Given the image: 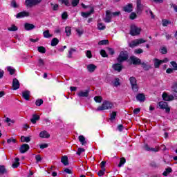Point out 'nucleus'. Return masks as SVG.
<instances>
[{
    "label": "nucleus",
    "instance_id": "obj_22",
    "mask_svg": "<svg viewBox=\"0 0 177 177\" xmlns=\"http://www.w3.org/2000/svg\"><path fill=\"white\" fill-rule=\"evenodd\" d=\"M97 68V66H96V65L95 64L87 65V70L88 73H93V71H95V70H96Z\"/></svg>",
    "mask_w": 177,
    "mask_h": 177
},
{
    "label": "nucleus",
    "instance_id": "obj_63",
    "mask_svg": "<svg viewBox=\"0 0 177 177\" xmlns=\"http://www.w3.org/2000/svg\"><path fill=\"white\" fill-rule=\"evenodd\" d=\"M130 19L131 20H134V19H136V13L131 12V15H130Z\"/></svg>",
    "mask_w": 177,
    "mask_h": 177
},
{
    "label": "nucleus",
    "instance_id": "obj_62",
    "mask_svg": "<svg viewBox=\"0 0 177 177\" xmlns=\"http://www.w3.org/2000/svg\"><path fill=\"white\" fill-rule=\"evenodd\" d=\"M11 6H12V8H19V6L17 5V3H16V1L15 0L12 1Z\"/></svg>",
    "mask_w": 177,
    "mask_h": 177
},
{
    "label": "nucleus",
    "instance_id": "obj_49",
    "mask_svg": "<svg viewBox=\"0 0 177 177\" xmlns=\"http://www.w3.org/2000/svg\"><path fill=\"white\" fill-rule=\"evenodd\" d=\"M74 52H75V49L74 48H71L70 50L68 51V57L71 58L73 56V53H74Z\"/></svg>",
    "mask_w": 177,
    "mask_h": 177
},
{
    "label": "nucleus",
    "instance_id": "obj_37",
    "mask_svg": "<svg viewBox=\"0 0 177 177\" xmlns=\"http://www.w3.org/2000/svg\"><path fill=\"white\" fill-rule=\"evenodd\" d=\"M17 140L16 139L11 138L7 140V143L8 145H15V143H16Z\"/></svg>",
    "mask_w": 177,
    "mask_h": 177
},
{
    "label": "nucleus",
    "instance_id": "obj_48",
    "mask_svg": "<svg viewBox=\"0 0 177 177\" xmlns=\"http://www.w3.org/2000/svg\"><path fill=\"white\" fill-rule=\"evenodd\" d=\"M168 24H171V21L167 20V19H164L162 20V26L163 27H167V26H168Z\"/></svg>",
    "mask_w": 177,
    "mask_h": 177
},
{
    "label": "nucleus",
    "instance_id": "obj_45",
    "mask_svg": "<svg viewBox=\"0 0 177 177\" xmlns=\"http://www.w3.org/2000/svg\"><path fill=\"white\" fill-rule=\"evenodd\" d=\"M86 56L88 59H92V52L89 50L86 51Z\"/></svg>",
    "mask_w": 177,
    "mask_h": 177
},
{
    "label": "nucleus",
    "instance_id": "obj_33",
    "mask_svg": "<svg viewBox=\"0 0 177 177\" xmlns=\"http://www.w3.org/2000/svg\"><path fill=\"white\" fill-rule=\"evenodd\" d=\"M7 70L8 72H10V74L11 75H13V74H15V73L16 72V70L15 68H13V67H12V66L7 67Z\"/></svg>",
    "mask_w": 177,
    "mask_h": 177
},
{
    "label": "nucleus",
    "instance_id": "obj_61",
    "mask_svg": "<svg viewBox=\"0 0 177 177\" xmlns=\"http://www.w3.org/2000/svg\"><path fill=\"white\" fill-rule=\"evenodd\" d=\"M142 66V68H145V70H149L150 69V66L145 64V63H142L141 64Z\"/></svg>",
    "mask_w": 177,
    "mask_h": 177
},
{
    "label": "nucleus",
    "instance_id": "obj_32",
    "mask_svg": "<svg viewBox=\"0 0 177 177\" xmlns=\"http://www.w3.org/2000/svg\"><path fill=\"white\" fill-rule=\"evenodd\" d=\"M65 32L67 37H70L71 35V27L67 26L65 28Z\"/></svg>",
    "mask_w": 177,
    "mask_h": 177
},
{
    "label": "nucleus",
    "instance_id": "obj_47",
    "mask_svg": "<svg viewBox=\"0 0 177 177\" xmlns=\"http://www.w3.org/2000/svg\"><path fill=\"white\" fill-rule=\"evenodd\" d=\"M113 85L114 86H119V85H120V79L118 78L115 79V80L113 81Z\"/></svg>",
    "mask_w": 177,
    "mask_h": 177
},
{
    "label": "nucleus",
    "instance_id": "obj_13",
    "mask_svg": "<svg viewBox=\"0 0 177 177\" xmlns=\"http://www.w3.org/2000/svg\"><path fill=\"white\" fill-rule=\"evenodd\" d=\"M144 147L147 151H153L154 153H157V151H160V147H158L152 148V147H149V146L148 145H145Z\"/></svg>",
    "mask_w": 177,
    "mask_h": 177
},
{
    "label": "nucleus",
    "instance_id": "obj_16",
    "mask_svg": "<svg viewBox=\"0 0 177 177\" xmlns=\"http://www.w3.org/2000/svg\"><path fill=\"white\" fill-rule=\"evenodd\" d=\"M12 88L14 91H17V89L20 88V82H19V80L16 78L13 79L12 80Z\"/></svg>",
    "mask_w": 177,
    "mask_h": 177
},
{
    "label": "nucleus",
    "instance_id": "obj_59",
    "mask_svg": "<svg viewBox=\"0 0 177 177\" xmlns=\"http://www.w3.org/2000/svg\"><path fill=\"white\" fill-rule=\"evenodd\" d=\"M104 171H106V169H102L101 170L99 171L98 172V176H103L104 175Z\"/></svg>",
    "mask_w": 177,
    "mask_h": 177
},
{
    "label": "nucleus",
    "instance_id": "obj_14",
    "mask_svg": "<svg viewBox=\"0 0 177 177\" xmlns=\"http://www.w3.org/2000/svg\"><path fill=\"white\" fill-rule=\"evenodd\" d=\"M30 150V146L28 144H24L20 147V153L24 154Z\"/></svg>",
    "mask_w": 177,
    "mask_h": 177
},
{
    "label": "nucleus",
    "instance_id": "obj_6",
    "mask_svg": "<svg viewBox=\"0 0 177 177\" xmlns=\"http://www.w3.org/2000/svg\"><path fill=\"white\" fill-rule=\"evenodd\" d=\"M140 31H142V29H140V28L136 26V25H131L130 30L131 35H132L133 37L139 35V34H140Z\"/></svg>",
    "mask_w": 177,
    "mask_h": 177
},
{
    "label": "nucleus",
    "instance_id": "obj_51",
    "mask_svg": "<svg viewBox=\"0 0 177 177\" xmlns=\"http://www.w3.org/2000/svg\"><path fill=\"white\" fill-rule=\"evenodd\" d=\"M134 53L136 55H140V53H143V50L142 48L136 49Z\"/></svg>",
    "mask_w": 177,
    "mask_h": 177
},
{
    "label": "nucleus",
    "instance_id": "obj_21",
    "mask_svg": "<svg viewBox=\"0 0 177 177\" xmlns=\"http://www.w3.org/2000/svg\"><path fill=\"white\" fill-rule=\"evenodd\" d=\"M136 99L138 102H145L146 100V96L143 93H139L136 95Z\"/></svg>",
    "mask_w": 177,
    "mask_h": 177
},
{
    "label": "nucleus",
    "instance_id": "obj_58",
    "mask_svg": "<svg viewBox=\"0 0 177 177\" xmlns=\"http://www.w3.org/2000/svg\"><path fill=\"white\" fill-rule=\"evenodd\" d=\"M100 55L102 56V57H107V53H106V50H101Z\"/></svg>",
    "mask_w": 177,
    "mask_h": 177
},
{
    "label": "nucleus",
    "instance_id": "obj_7",
    "mask_svg": "<svg viewBox=\"0 0 177 177\" xmlns=\"http://www.w3.org/2000/svg\"><path fill=\"white\" fill-rule=\"evenodd\" d=\"M41 1L42 0H26L25 6L26 8H32V6L39 4Z\"/></svg>",
    "mask_w": 177,
    "mask_h": 177
},
{
    "label": "nucleus",
    "instance_id": "obj_43",
    "mask_svg": "<svg viewBox=\"0 0 177 177\" xmlns=\"http://www.w3.org/2000/svg\"><path fill=\"white\" fill-rule=\"evenodd\" d=\"M61 3H64L66 6H70V1L68 0H58Z\"/></svg>",
    "mask_w": 177,
    "mask_h": 177
},
{
    "label": "nucleus",
    "instance_id": "obj_27",
    "mask_svg": "<svg viewBox=\"0 0 177 177\" xmlns=\"http://www.w3.org/2000/svg\"><path fill=\"white\" fill-rule=\"evenodd\" d=\"M124 12H127L128 13H131V12H132V4H129L126 6L124 8Z\"/></svg>",
    "mask_w": 177,
    "mask_h": 177
},
{
    "label": "nucleus",
    "instance_id": "obj_2",
    "mask_svg": "<svg viewBox=\"0 0 177 177\" xmlns=\"http://www.w3.org/2000/svg\"><path fill=\"white\" fill-rule=\"evenodd\" d=\"M82 7L84 8V9H86L88 8L90 9V11L86 12H82V17H89L91 15H93V13H95V8L91 6H86L84 3H82Z\"/></svg>",
    "mask_w": 177,
    "mask_h": 177
},
{
    "label": "nucleus",
    "instance_id": "obj_52",
    "mask_svg": "<svg viewBox=\"0 0 177 177\" xmlns=\"http://www.w3.org/2000/svg\"><path fill=\"white\" fill-rule=\"evenodd\" d=\"M44 64H45V63L44 62V59H39L38 61V66L39 67H44Z\"/></svg>",
    "mask_w": 177,
    "mask_h": 177
},
{
    "label": "nucleus",
    "instance_id": "obj_24",
    "mask_svg": "<svg viewBox=\"0 0 177 177\" xmlns=\"http://www.w3.org/2000/svg\"><path fill=\"white\" fill-rule=\"evenodd\" d=\"M22 96L25 100H30V91H24Z\"/></svg>",
    "mask_w": 177,
    "mask_h": 177
},
{
    "label": "nucleus",
    "instance_id": "obj_4",
    "mask_svg": "<svg viewBox=\"0 0 177 177\" xmlns=\"http://www.w3.org/2000/svg\"><path fill=\"white\" fill-rule=\"evenodd\" d=\"M169 62V59L168 58H165L163 59H158L157 58L153 59V66L155 68H160V66L164 63H168Z\"/></svg>",
    "mask_w": 177,
    "mask_h": 177
},
{
    "label": "nucleus",
    "instance_id": "obj_25",
    "mask_svg": "<svg viewBox=\"0 0 177 177\" xmlns=\"http://www.w3.org/2000/svg\"><path fill=\"white\" fill-rule=\"evenodd\" d=\"M38 120H39V115H32V118L30 119V121L32 124H36Z\"/></svg>",
    "mask_w": 177,
    "mask_h": 177
},
{
    "label": "nucleus",
    "instance_id": "obj_34",
    "mask_svg": "<svg viewBox=\"0 0 177 177\" xmlns=\"http://www.w3.org/2000/svg\"><path fill=\"white\" fill-rule=\"evenodd\" d=\"M125 162H127V160H125V158H121L120 162L119 165H118V167H119V168H121V167H122L124 165V164H125Z\"/></svg>",
    "mask_w": 177,
    "mask_h": 177
},
{
    "label": "nucleus",
    "instance_id": "obj_11",
    "mask_svg": "<svg viewBox=\"0 0 177 177\" xmlns=\"http://www.w3.org/2000/svg\"><path fill=\"white\" fill-rule=\"evenodd\" d=\"M30 16V12L27 11H22L21 12H19L16 15L17 19H23V17H28Z\"/></svg>",
    "mask_w": 177,
    "mask_h": 177
},
{
    "label": "nucleus",
    "instance_id": "obj_30",
    "mask_svg": "<svg viewBox=\"0 0 177 177\" xmlns=\"http://www.w3.org/2000/svg\"><path fill=\"white\" fill-rule=\"evenodd\" d=\"M142 3L140 0H137V12L139 13V12H142Z\"/></svg>",
    "mask_w": 177,
    "mask_h": 177
},
{
    "label": "nucleus",
    "instance_id": "obj_1",
    "mask_svg": "<svg viewBox=\"0 0 177 177\" xmlns=\"http://www.w3.org/2000/svg\"><path fill=\"white\" fill-rule=\"evenodd\" d=\"M114 107V104L110 101H104L101 106L96 109V111H104V110H110Z\"/></svg>",
    "mask_w": 177,
    "mask_h": 177
},
{
    "label": "nucleus",
    "instance_id": "obj_28",
    "mask_svg": "<svg viewBox=\"0 0 177 177\" xmlns=\"http://www.w3.org/2000/svg\"><path fill=\"white\" fill-rule=\"evenodd\" d=\"M79 141L82 145V146H85V145H86V140H85V137H84V136H79Z\"/></svg>",
    "mask_w": 177,
    "mask_h": 177
},
{
    "label": "nucleus",
    "instance_id": "obj_29",
    "mask_svg": "<svg viewBox=\"0 0 177 177\" xmlns=\"http://www.w3.org/2000/svg\"><path fill=\"white\" fill-rule=\"evenodd\" d=\"M172 172V169L171 167H168L165 169V171L162 173L163 176H168L169 174Z\"/></svg>",
    "mask_w": 177,
    "mask_h": 177
},
{
    "label": "nucleus",
    "instance_id": "obj_42",
    "mask_svg": "<svg viewBox=\"0 0 177 177\" xmlns=\"http://www.w3.org/2000/svg\"><path fill=\"white\" fill-rule=\"evenodd\" d=\"M8 31H17L18 28L16 25H12L10 27L8 28Z\"/></svg>",
    "mask_w": 177,
    "mask_h": 177
},
{
    "label": "nucleus",
    "instance_id": "obj_46",
    "mask_svg": "<svg viewBox=\"0 0 177 177\" xmlns=\"http://www.w3.org/2000/svg\"><path fill=\"white\" fill-rule=\"evenodd\" d=\"M84 151H85V149L84 148H78L76 153L77 154V156H81V154H82Z\"/></svg>",
    "mask_w": 177,
    "mask_h": 177
},
{
    "label": "nucleus",
    "instance_id": "obj_53",
    "mask_svg": "<svg viewBox=\"0 0 177 177\" xmlns=\"http://www.w3.org/2000/svg\"><path fill=\"white\" fill-rule=\"evenodd\" d=\"M167 52H168V50H167V48H165V47H162V48H160V53H162V55L167 54Z\"/></svg>",
    "mask_w": 177,
    "mask_h": 177
},
{
    "label": "nucleus",
    "instance_id": "obj_8",
    "mask_svg": "<svg viewBox=\"0 0 177 177\" xmlns=\"http://www.w3.org/2000/svg\"><path fill=\"white\" fill-rule=\"evenodd\" d=\"M126 60H128V52L121 51L118 57V63H122V62H125Z\"/></svg>",
    "mask_w": 177,
    "mask_h": 177
},
{
    "label": "nucleus",
    "instance_id": "obj_19",
    "mask_svg": "<svg viewBox=\"0 0 177 177\" xmlns=\"http://www.w3.org/2000/svg\"><path fill=\"white\" fill-rule=\"evenodd\" d=\"M112 68L115 71H118V73H120V71L122 70V66L120 64H114L112 66Z\"/></svg>",
    "mask_w": 177,
    "mask_h": 177
},
{
    "label": "nucleus",
    "instance_id": "obj_41",
    "mask_svg": "<svg viewBox=\"0 0 177 177\" xmlns=\"http://www.w3.org/2000/svg\"><path fill=\"white\" fill-rule=\"evenodd\" d=\"M37 50L38 52H39L40 53H46V49L45 48V47L44 46H39L37 48Z\"/></svg>",
    "mask_w": 177,
    "mask_h": 177
},
{
    "label": "nucleus",
    "instance_id": "obj_56",
    "mask_svg": "<svg viewBox=\"0 0 177 177\" xmlns=\"http://www.w3.org/2000/svg\"><path fill=\"white\" fill-rule=\"evenodd\" d=\"M43 103H44V100H42V99L37 100L35 102L36 106H41V104H42Z\"/></svg>",
    "mask_w": 177,
    "mask_h": 177
},
{
    "label": "nucleus",
    "instance_id": "obj_54",
    "mask_svg": "<svg viewBox=\"0 0 177 177\" xmlns=\"http://www.w3.org/2000/svg\"><path fill=\"white\" fill-rule=\"evenodd\" d=\"M109 44V40H102L99 41L98 45H107Z\"/></svg>",
    "mask_w": 177,
    "mask_h": 177
},
{
    "label": "nucleus",
    "instance_id": "obj_36",
    "mask_svg": "<svg viewBox=\"0 0 177 177\" xmlns=\"http://www.w3.org/2000/svg\"><path fill=\"white\" fill-rule=\"evenodd\" d=\"M31 140V138L30 137H24L21 136V142H26V143H28Z\"/></svg>",
    "mask_w": 177,
    "mask_h": 177
},
{
    "label": "nucleus",
    "instance_id": "obj_55",
    "mask_svg": "<svg viewBox=\"0 0 177 177\" xmlns=\"http://www.w3.org/2000/svg\"><path fill=\"white\" fill-rule=\"evenodd\" d=\"M115 117H117V113L113 112V113L111 114L110 120H111V121H113V120H115Z\"/></svg>",
    "mask_w": 177,
    "mask_h": 177
},
{
    "label": "nucleus",
    "instance_id": "obj_17",
    "mask_svg": "<svg viewBox=\"0 0 177 177\" xmlns=\"http://www.w3.org/2000/svg\"><path fill=\"white\" fill-rule=\"evenodd\" d=\"M24 28L26 30V31H30L31 30H34V28H35V26L32 24L25 23Z\"/></svg>",
    "mask_w": 177,
    "mask_h": 177
},
{
    "label": "nucleus",
    "instance_id": "obj_31",
    "mask_svg": "<svg viewBox=\"0 0 177 177\" xmlns=\"http://www.w3.org/2000/svg\"><path fill=\"white\" fill-rule=\"evenodd\" d=\"M4 122H6V124H8V127H10V124H15V120H12L9 118H6Z\"/></svg>",
    "mask_w": 177,
    "mask_h": 177
},
{
    "label": "nucleus",
    "instance_id": "obj_9",
    "mask_svg": "<svg viewBox=\"0 0 177 177\" xmlns=\"http://www.w3.org/2000/svg\"><path fill=\"white\" fill-rule=\"evenodd\" d=\"M159 109L162 110H165L166 113H169L171 111V108L168 106V103L162 101L158 102Z\"/></svg>",
    "mask_w": 177,
    "mask_h": 177
},
{
    "label": "nucleus",
    "instance_id": "obj_40",
    "mask_svg": "<svg viewBox=\"0 0 177 177\" xmlns=\"http://www.w3.org/2000/svg\"><path fill=\"white\" fill-rule=\"evenodd\" d=\"M94 100L96 103H102L103 98L101 96H95L94 97Z\"/></svg>",
    "mask_w": 177,
    "mask_h": 177
},
{
    "label": "nucleus",
    "instance_id": "obj_10",
    "mask_svg": "<svg viewBox=\"0 0 177 177\" xmlns=\"http://www.w3.org/2000/svg\"><path fill=\"white\" fill-rule=\"evenodd\" d=\"M162 97L165 102H171L175 99V97L172 95H168L167 93H163Z\"/></svg>",
    "mask_w": 177,
    "mask_h": 177
},
{
    "label": "nucleus",
    "instance_id": "obj_3",
    "mask_svg": "<svg viewBox=\"0 0 177 177\" xmlns=\"http://www.w3.org/2000/svg\"><path fill=\"white\" fill-rule=\"evenodd\" d=\"M130 84L131 85V89L133 92H138L139 91V86H138V82L136 80V77H130L129 79Z\"/></svg>",
    "mask_w": 177,
    "mask_h": 177
},
{
    "label": "nucleus",
    "instance_id": "obj_44",
    "mask_svg": "<svg viewBox=\"0 0 177 177\" xmlns=\"http://www.w3.org/2000/svg\"><path fill=\"white\" fill-rule=\"evenodd\" d=\"M97 28L98 30H106V26L102 23H99L97 24Z\"/></svg>",
    "mask_w": 177,
    "mask_h": 177
},
{
    "label": "nucleus",
    "instance_id": "obj_5",
    "mask_svg": "<svg viewBox=\"0 0 177 177\" xmlns=\"http://www.w3.org/2000/svg\"><path fill=\"white\" fill-rule=\"evenodd\" d=\"M145 42H147V41L143 39H134V40L131 41L129 44V46L130 48H135V47L138 46L139 45H140L142 44H145Z\"/></svg>",
    "mask_w": 177,
    "mask_h": 177
},
{
    "label": "nucleus",
    "instance_id": "obj_20",
    "mask_svg": "<svg viewBox=\"0 0 177 177\" xmlns=\"http://www.w3.org/2000/svg\"><path fill=\"white\" fill-rule=\"evenodd\" d=\"M61 162L63 163V165L65 167H67V165H68V157H67V156H63L61 158Z\"/></svg>",
    "mask_w": 177,
    "mask_h": 177
},
{
    "label": "nucleus",
    "instance_id": "obj_23",
    "mask_svg": "<svg viewBox=\"0 0 177 177\" xmlns=\"http://www.w3.org/2000/svg\"><path fill=\"white\" fill-rule=\"evenodd\" d=\"M39 136L40 138H50V135L49 134V133H48V131H43L40 132Z\"/></svg>",
    "mask_w": 177,
    "mask_h": 177
},
{
    "label": "nucleus",
    "instance_id": "obj_35",
    "mask_svg": "<svg viewBox=\"0 0 177 177\" xmlns=\"http://www.w3.org/2000/svg\"><path fill=\"white\" fill-rule=\"evenodd\" d=\"M44 38H50L52 37V35L49 33V30H47L43 32Z\"/></svg>",
    "mask_w": 177,
    "mask_h": 177
},
{
    "label": "nucleus",
    "instance_id": "obj_39",
    "mask_svg": "<svg viewBox=\"0 0 177 177\" xmlns=\"http://www.w3.org/2000/svg\"><path fill=\"white\" fill-rule=\"evenodd\" d=\"M57 44H59V39H57V38L53 39L51 41V46H56Z\"/></svg>",
    "mask_w": 177,
    "mask_h": 177
},
{
    "label": "nucleus",
    "instance_id": "obj_50",
    "mask_svg": "<svg viewBox=\"0 0 177 177\" xmlns=\"http://www.w3.org/2000/svg\"><path fill=\"white\" fill-rule=\"evenodd\" d=\"M76 32L77 33V35H79V37H81V35L84 34V30L82 29L77 28Z\"/></svg>",
    "mask_w": 177,
    "mask_h": 177
},
{
    "label": "nucleus",
    "instance_id": "obj_26",
    "mask_svg": "<svg viewBox=\"0 0 177 177\" xmlns=\"http://www.w3.org/2000/svg\"><path fill=\"white\" fill-rule=\"evenodd\" d=\"M20 159L16 158L15 162L12 163V168H17L20 165Z\"/></svg>",
    "mask_w": 177,
    "mask_h": 177
},
{
    "label": "nucleus",
    "instance_id": "obj_57",
    "mask_svg": "<svg viewBox=\"0 0 177 177\" xmlns=\"http://www.w3.org/2000/svg\"><path fill=\"white\" fill-rule=\"evenodd\" d=\"M171 64L173 67V70L176 71L177 70V64L176 62H171Z\"/></svg>",
    "mask_w": 177,
    "mask_h": 177
},
{
    "label": "nucleus",
    "instance_id": "obj_64",
    "mask_svg": "<svg viewBox=\"0 0 177 177\" xmlns=\"http://www.w3.org/2000/svg\"><path fill=\"white\" fill-rule=\"evenodd\" d=\"M62 17L63 20H66V19H67V17H68V15H67V12H63V14L62 15Z\"/></svg>",
    "mask_w": 177,
    "mask_h": 177
},
{
    "label": "nucleus",
    "instance_id": "obj_60",
    "mask_svg": "<svg viewBox=\"0 0 177 177\" xmlns=\"http://www.w3.org/2000/svg\"><path fill=\"white\" fill-rule=\"evenodd\" d=\"M80 3V0H72V6L75 7Z\"/></svg>",
    "mask_w": 177,
    "mask_h": 177
},
{
    "label": "nucleus",
    "instance_id": "obj_12",
    "mask_svg": "<svg viewBox=\"0 0 177 177\" xmlns=\"http://www.w3.org/2000/svg\"><path fill=\"white\" fill-rule=\"evenodd\" d=\"M111 19H113V15L111 14V11L107 10L106 12V17L104 18V22L110 23V21H111Z\"/></svg>",
    "mask_w": 177,
    "mask_h": 177
},
{
    "label": "nucleus",
    "instance_id": "obj_15",
    "mask_svg": "<svg viewBox=\"0 0 177 177\" xmlns=\"http://www.w3.org/2000/svg\"><path fill=\"white\" fill-rule=\"evenodd\" d=\"M77 96H79V97H88V96H89V91H81L77 93Z\"/></svg>",
    "mask_w": 177,
    "mask_h": 177
},
{
    "label": "nucleus",
    "instance_id": "obj_38",
    "mask_svg": "<svg viewBox=\"0 0 177 177\" xmlns=\"http://www.w3.org/2000/svg\"><path fill=\"white\" fill-rule=\"evenodd\" d=\"M171 91L172 92H175V93H177V82L173 83L171 86Z\"/></svg>",
    "mask_w": 177,
    "mask_h": 177
},
{
    "label": "nucleus",
    "instance_id": "obj_18",
    "mask_svg": "<svg viewBox=\"0 0 177 177\" xmlns=\"http://www.w3.org/2000/svg\"><path fill=\"white\" fill-rule=\"evenodd\" d=\"M130 60L133 64H140V59L135 57V56H131L130 57Z\"/></svg>",
    "mask_w": 177,
    "mask_h": 177
}]
</instances>
